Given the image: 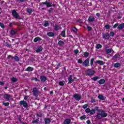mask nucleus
I'll list each match as a JSON object with an SVG mask.
<instances>
[{"label": "nucleus", "mask_w": 124, "mask_h": 124, "mask_svg": "<svg viewBox=\"0 0 124 124\" xmlns=\"http://www.w3.org/2000/svg\"><path fill=\"white\" fill-rule=\"evenodd\" d=\"M95 112L97 111L96 118H98V120H101L102 118H106L108 116V114L105 112V111L102 109H99L98 107H96L94 109Z\"/></svg>", "instance_id": "1"}, {"label": "nucleus", "mask_w": 124, "mask_h": 124, "mask_svg": "<svg viewBox=\"0 0 124 124\" xmlns=\"http://www.w3.org/2000/svg\"><path fill=\"white\" fill-rule=\"evenodd\" d=\"M12 14L13 17H14V18L16 19H18V20H21V19H22L21 16H19V14H18V13H17L15 10L12 11Z\"/></svg>", "instance_id": "2"}, {"label": "nucleus", "mask_w": 124, "mask_h": 124, "mask_svg": "<svg viewBox=\"0 0 124 124\" xmlns=\"http://www.w3.org/2000/svg\"><path fill=\"white\" fill-rule=\"evenodd\" d=\"M33 94L36 97H37L39 94V91L37 89V88L34 87L32 91Z\"/></svg>", "instance_id": "3"}, {"label": "nucleus", "mask_w": 124, "mask_h": 124, "mask_svg": "<svg viewBox=\"0 0 124 124\" xmlns=\"http://www.w3.org/2000/svg\"><path fill=\"white\" fill-rule=\"evenodd\" d=\"M3 98L7 101H9L10 99H12V96H11V95L8 94H5L3 95Z\"/></svg>", "instance_id": "4"}, {"label": "nucleus", "mask_w": 124, "mask_h": 124, "mask_svg": "<svg viewBox=\"0 0 124 124\" xmlns=\"http://www.w3.org/2000/svg\"><path fill=\"white\" fill-rule=\"evenodd\" d=\"M19 104L20 105H23L24 108H28V107H29V106H28V103L24 100L20 101L19 102Z\"/></svg>", "instance_id": "5"}, {"label": "nucleus", "mask_w": 124, "mask_h": 124, "mask_svg": "<svg viewBox=\"0 0 124 124\" xmlns=\"http://www.w3.org/2000/svg\"><path fill=\"white\" fill-rule=\"evenodd\" d=\"M94 74V71L92 69H88L87 72V75L88 76H92Z\"/></svg>", "instance_id": "6"}, {"label": "nucleus", "mask_w": 124, "mask_h": 124, "mask_svg": "<svg viewBox=\"0 0 124 124\" xmlns=\"http://www.w3.org/2000/svg\"><path fill=\"white\" fill-rule=\"evenodd\" d=\"M73 97H74L75 99L78 101L81 100V96L78 94H75L73 95Z\"/></svg>", "instance_id": "7"}, {"label": "nucleus", "mask_w": 124, "mask_h": 124, "mask_svg": "<svg viewBox=\"0 0 124 124\" xmlns=\"http://www.w3.org/2000/svg\"><path fill=\"white\" fill-rule=\"evenodd\" d=\"M102 35L103 38H104V39H109L110 38V35L108 33H106V34L102 33Z\"/></svg>", "instance_id": "8"}, {"label": "nucleus", "mask_w": 124, "mask_h": 124, "mask_svg": "<svg viewBox=\"0 0 124 124\" xmlns=\"http://www.w3.org/2000/svg\"><path fill=\"white\" fill-rule=\"evenodd\" d=\"M68 84H71L72 82L74 81V79H72V75H70L69 77L68 78Z\"/></svg>", "instance_id": "9"}, {"label": "nucleus", "mask_w": 124, "mask_h": 124, "mask_svg": "<svg viewBox=\"0 0 124 124\" xmlns=\"http://www.w3.org/2000/svg\"><path fill=\"white\" fill-rule=\"evenodd\" d=\"M40 79L41 82H45L47 80V78L44 76H42L40 77Z\"/></svg>", "instance_id": "10"}, {"label": "nucleus", "mask_w": 124, "mask_h": 124, "mask_svg": "<svg viewBox=\"0 0 124 124\" xmlns=\"http://www.w3.org/2000/svg\"><path fill=\"white\" fill-rule=\"evenodd\" d=\"M42 50H43V48H42L41 46H38L37 50H36V52L37 53H39L40 52H42Z\"/></svg>", "instance_id": "11"}, {"label": "nucleus", "mask_w": 124, "mask_h": 124, "mask_svg": "<svg viewBox=\"0 0 124 124\" xmlns=\"http://www.w3.org/2000/svg\"><path fill=\"white\" fill-rule=\"evenodd\" d=\"M95 63H98L100 65H103L105 62H103L102 61H97L94 62Z\"/></svg>", "instance_id": "12"}, {"label": "nucleus", "mask_w": 124, "mask_h": 124, "mask_svg": "<svg viewBox=\"0 0 124 124\" xmlns=\"http://www.w3.org/2000/svg\"><path fill=\"white\" fill-rule=\"evenodd\" d=\"M70 122H71V120H70V119H66L64 121L63 124H70Z\"/></svg>", "instance_id": "13"}, {"label": "nucleus", "mask_w": 124, "mask_h": 124, "mask_svg": "<svg viewBox=\"0 0 124 124\" xmlns=\"http://www.w3.org/2000/svg\"><path fill=\"white\" fill-rule=\"evenodd\" d=\"M89 61H90V59H87L85 60L84 62H83V64H84L85 66H87L88 64L89 63Z\"/></svg>", "instance_id": "14"}, {"label": "nucleus", "mask_w": 124, "mask_h": 124, "mask_svg": "<svg viewBox=\"0 0 124 124\" xmlns=\"http://www.w3.org/2000/svg\"><path fill=\"white\" fill-rule=\"evenodd\" d=\"M124 28V23L120 24L118 27V30H121Z\"/></svg>", "instance_id": "15"}, {"label": "nucleus", "mask_w": 124, "mask_h": 124, "mask_svg": "<svg viewBox=\"0 0 124 124\" xmlns=\"http://www.w3.org/2000/svg\"><path fill=\"white\" fill-rule=\"evenodd\" d=\"M44 121L45 124H50V123H51V120L50 119V118H46L45 119Z\"/></svg>", "instance_id": "16"}, {"label": "nucleus", "mask_w": 124, "mask_h": 124, "mask_svg": "<svg viewBox=\"0 0 124 124\" xmlns=\"http://www.w3.org/2000/svg\"><path fill=\"white\" fill-rule=\"evenodd\" d=\"M37 117H41L43 116H44V114L43 113H41V111H39L36 113Z\"/></svg>", "instance_id": "17"}, {"label": "nucleus", "mask_w": 124, "mask_h": 124, "mask_svg": "<svg viewBox=\"0 0 124 124\" xmlns=\"http://www.w3.org/2000/svg\"><path fill=\"white\" fill-rule=\"evenodd\" d=\"M98 82L99 84H100V85H103V84L105 83V80L104 79H101L99 80Z\"/></svg>", "instance_id": "18"}, {"label": "nucleus", "mask_w": 124, "mask_h": 124, "mask_svg": "<svg viewBox=\"0 0 124 124\" xmlns=\"http://www.w3.org/2000/svg\"><path fill=\"white\" fill-rule=\"evenodd\" d=\"M89 22H93L94 21V17L93 16H90L88 18Z\"/></svg>", "instance_id": "19"}, {"label": "nucleus", "mask_w": 124, "mask_h": 124, "mask_svg": "<svg viewBox=\"0 0 124 124\" xmlns=\"http://www.w3.org/2000/svg\"><path fill=\"white\" fill-rule=\"evenodd\" d=\"M120 54L119 53H117L116 54H115L114 56H113V58H112V60H117V59H118V58H119L120 57Z\"/></svg>", "instance_id": "20"}, {"label": "nucleus", "mask_w": 124, "mask_h": 124, "mask_svg": "<svg viewBox=\"0 0 124 124\" xmlns=\"http://www.w3.org/2000/svg\"><path fill=\"white\" fill-rule=\"evenodd\" d=\"M98 98H99V99H100V100H105V98L103 95H99L98 96Z\"/></svg>", "instance_id": "21"}, {"label": "nucleus", "mask_w": 124, "mask_h": 124, "mask_svg": "<svg viewBox=\"0 0 124 124\" xmlns=\"http://www.w3.org/2000/svg\"><path fill=\"white\" fill-rule=\"evenodd\" d=\"M59 29H61V26L59 25H56L54 27V31H59Z\"/></svg>", "instance_id": "22"}, {"label": "nucleus", "mask_w": 124, "mask_h": 124, "mask_svg": "<svg viewBox=\"0 0 124 124\" xmlns=\"http://www.w3.org/2000/svg\"><path fill=\"white\" fill-rule=\"evenodd\" d=\"M26 12L27 13H29V14H31V13L32 12V9L31 8H27L26 9Z\"/></svg>", "instance_id": "23"}, {"label": "nucleus", "mask_w": 124, "mask_h": 124, "mask_svg": "<svg viewBox=\"0 0 124 124\" xmlns=\"http://www.w3.org/2000/svg\"><path fill=\"white\" fill-rule=\"evenodd\" d=\"M59 46H62V45H64V42L62 41H59L58 42Z\"/></svg>", "instance_id": "24"}, {"label": "nucleus", "mask_w": 124, "mask_h": 124, "mask_svg": "<svg viewBox=\"0 0 124 124\" xmlns=\"http://www.w3.org/2000/svg\"><path fill=\"white\" fill-rule=\"evenodd\" d=\"M47 35L50 37H52L55 35V34H54V32H49L47 33Z\"/></svg>", "instance_id": "25"}, {"label": "nucleus", "mask_w": 124, "mask_h": 124, "mask_svg": "<svg viewBox=\"0 0 124 124\" xmlns=\"http://www.w3.org/2000/svg\"><path fill=\"white\" fill-rule=\"evenodd\" d=\"M26 70L27 71H29V72H31V71H32V70H33V68H32L31 67H28L26 69Z\"/></svg>", "instance_id": "26"}, {"label": "nucleus", "mask_w": 124, "mask_h": 124, "mask_svg": "<svg viewBox=\"0 0 124 124\" xmlns=\"http://www.w3.org/2000/svg\"><path fill=\"white\" fill-rule=\"evenodd\" d=\"M121 65V63H115L114 64V66L116 68H118V67H120V66Z\"/></svg>", "instance_id": "27"}, {"label": "nucleus", "mask_w": 124, "mask_h": 124, "mask_svg": "<svg viewBox=\"0 0 124 124\" xmlns=\"http://www.w3.org/2000/svg\"><path fill=\"white\" fill-rule=\"evenodd\" d=\"M16 31L13 30H11L10 34H11L12 35H14V34H16Z\"/></svg>", "instance_id": "28"}, {"label": "nucleus", "mask_w": 124, "mask_h": 124, "mask_svg": "<svg viewBox=\"0 0 124 124\" xmlns=\"http://www.w3.org/2000/svg\"><path fill=\"white\" fill-rule=\"evenodd\" d=\"M40 40H41V38H40V37H36L34 39V42H37L39 41Z\"/></svg>", "instance_id": "29"}, {"label": "nucleus", "mask_w": 124, "mask_h": 124, "mask_svg": "<svg viewBox=\"0 0 124 124\" xmlns=\"http://www.w3.org/2000/svg\"><path fill=\"white\" fill-rule=\"evenodd\" d=\"M86 118H87V116L85 115L82 116H80L79 117V119L80 120H81L82 121H83V120H85V119H86Z\"/></svg>", "instance_id": "30"}, {"label": "nucleus", "mask_w": 124, "mask_h": 124, "mask_svg": "<svg viewBox=\"0 0 124 124\" xmlns=\"http://www.w3.org/2000/svg\"><path fill=\"white\" fill-rule=\"evenodd\" d=\"M11 81L14 83H15V82H17V79L16 78L13 77L11 79Z\"/></svg>", "instance_id": "31"}, {"label": "nucleus", "mask_w": 124, "mask_h": 124, "mask_svg": "<svg viewBox=\"0 0 124 124\" xmlns=\"http://www.w3.org/2000/svg\"><path fill=\"white\" fill-rule=\"evenodd\" d=\"M61 35L63 37H65V31H62Z\"/></svg>", "instance_id": "32"}, {"label": "nucleus", "mask_w": 124, "mask_h": 124, "mask_svg": "<svg viewBox=\"0 0 124 124\" xmlns=\"http://www.w3.org/2000/svg\"><path fill=\"white\" fill-rule=\"evenodd\" d=\"M90 113L91 115H93V114H95V111L94 109L90 110Z\"/></svg>", "instance_id": "33"}, {"label": "nucleus", "mask_w": 124, "mask_h": 124, "mask_svg": "<svg viewBox=\"0 0 124 124\" xmlns=\"http://www.w3.org/2000/svg\"><path fill=\"white\" fill-rule=\"evenodd\" d=\"M14 59L16 62H19V61H20V59H19L17 56H15Z\"/></svg>", "instance_id": "34"}, {"label": "nucleus", "mask_w": 124, "mask_h": 124, "mask_svg": "<svg viewBox=\"0 0 124 124\" xmlns=\"http://www.w3.org/2000/svg\"><path fill=\"white\" fill-rule=\"evenodd\" d=\"M52 3H46V7H52Z\"/></svg>", "instance_id": "35"}, {"label": "nucleus", "mask_w": 124, "mask_h": 124, "mask_svg": "<svg viewBox=\"0 0 124 124\" xmlns=\"http://www.w3.org/2000/svg\"><path fill=\"white\" fill-rule=\"evenodd\" d=\"M102 46H101V45L100 44H98L96 46V49H100V48H102Z\"/></svg>", "instance_id": "36"}, {"label": "nucleus", "mask_w": 124, "mask_h": 124, "mask_svg": "<svg viewBox=\"0 0 124 124\" xmlns=\"http://www.w3.org/2000/svg\"><path fill=\"white\" fill-rule=\"evenodd\" d=\"M98 79H99V77H94L92 78V80H93V81H96Z\"/></svg>", "instance_id": "37"}, {"label": "nucleus", "mask_w": 124, "mask_h": 124, "mask_svg": "<svg viewBox=\"0 0 124 124\" xmlns=\"http://www.w3.org/2000/svg\"><path fill=\"white\" fill-rule=\"evenodd\" d=\"M2 105H4V106H9V102H7V103L3 102Z\"/></svg>", "instance_id": "38"}, {"label": "nucleus", "mask_w": 124, "mask_h": 124, "mask_svg": "<svg viewBox=\"0 0 124 124\" xmlns=\"http://www.w3.org/2000/svg\"><path fill=\"white\" fill-rule=\"evenodd\" d=\"M105 28L106 30H109L110 29V25L107 24L105 26Z\"/></svg>", "instance_id": "39"}, {"label": "nucleus", "mask_w": 124, "mask_h": 124, "mask_svg": "<svg viewBox=\"0 0 124 124\" xmlns=\"http://www.w3.org/2000/svg\"><path fill=\"white\" fill-rule=\"evenodd\" d=\"M72 31H74V32H76V31H77V29L76 28V27H73L72 28Z\"/></svg>", "instance_id": "40"}, {"label": "nucleus", "mask_w": 124, "mask_h": 124, "mask_svg": "<svg viewBox=\"0 0 124 124\" xmlns=\"http://www.w3.org/2000/svg\"><path fill=\"white\" fill-rule=\"evenodd\" d=\"M111 53L110 49H106V54H110Z\"/></svg>", "instance_id": "41"}, {"label": "nucleus", "mask_w": 124, "mask_h": 124, "mask_svg": "<svg viewBox=\"0 0 124 124\" xmlns=\"http://www.w3.org/2000/svg\"><path fill=\"white\" fill-rule=\"evenodd\" d=\"M59 85H60V86H64V83H63V82L62 81H60L59 82Z\"/></svg>", "instance_id": "42"}, {"label": "nucleus", "mask_w": 124, "mask_h": 124, "mask_svg": "<svg viewBox=\"0 0 124 124\" xmlns=\"http://www.w3.org/2000/svg\"><path fill=\"white\" fill-rule=\"evenodd\" d=\"M86 113H90L91 112V109L89 108H87L85 109Z\"/></svg>", "instance_id": "43"}, {"label": "nucleus", "mask_w": 124, "mask_h": 124, "mask_svg": "<svg viewBox=\"0 0 124 124\" xmlns=\"http://www.w3.org/2000/svg\"><path fill=\"white\" fill-rule=\"evenodd\" d=\"M115 35V32H113V31H111L110 32V36H112V37H114V36Z\"/></svg>", "instance_id": "44"}, {"label": "nucleus", "mask_w": 124, "mask_h": 124, "mask_svg": "<svg viewBox=\"0 0 124 124\" xmlns=\"http://www.w3.org/2000/svg\"><path fill=\"white\" fill-rule=\"evenodd\" d=\"M38 123V120L36 119L32 122V124H37Z\"/></svg>", "instance_id": "45"}, {"label": "nucleus", "mask_w": 124, "mask_h": 124, "mask_svg": "<svg viewBox=\"0 0 124 124\" xmlns=\"http://www.w3.org/2000/svg\"><path fill=\"white\" fill-rule=\"evenodd\" d=\"M0 27H1L2 29H4V24L1 22H0Z\"/></svg>", "instance_id": "46"}, {"label": "nucleus", "mask_w": 124, "mask_h": 124, "mask_svg": "<svg viewBox=\"0 0 124 124\" xmlns=\"http://www.w3.org/2000/svg\"><path fill=\"white\" fill-rule=\"evenodd\" d=\"M83 55H84V57H89V53H88V52H85L84 54H83Z\"/></svg>", "instance_id": "47"}, {"label": "nucleus", "mask_w": 124, "mask_h": 124, "mask_svg": "<svg viewBox=\"0 0 124 124\" xmlns=\"http://www.w3.org/2000/svg\"><path fill=\"white\" fill-rule=\"evenodd\" d=\"M44 27H48L49 26V23L48 21H46V23L44 24Z\"/></svg>", "instance_id": "48"}, {"label": "nucleus", "mask_w": 124, "mask_h": 124, "mask_svg": "<svg viewBox=\"0 0 124 124\" xmlns=\"http://www.w3.org/2000/svg\"><path fill=\"white\" fill-rule=\"evenodd\" d=\"M88 106H89V104H86L83 106V108H84V109H86V108H88Z\"/></svg>", "instance_id": "49"}, {"label": "nucleus", "mask_w": 124, "mask_h": 124, "mask_svg": "<svg viewBox=\"0 0 124 124\" xmlns=\"http://www.w3.org/2000/svg\"><path fill=\"white\" fill-rule=\"evenodd\" d=\"M31 81H35V82H37V81H38V79H37V78H31Z\"/></svg>", "instance_id": "50"}, {"label": "nucleus", "mask_w": 124, "mask_h": 124, "mask_svg": "<svg viewBox=\"0 0 124 124\" xmlns=\"http://www.w3.org/2000/svg\"><path fill=\"white\" fill-rule=\"evenodd\" d=\"M74 53L76 55H77V54L79 53V50H78V49L74 50Z\"/></svg>", "instance_id": "51"}, {"label": "nucleus", "mask_w": 124, "mask_h": 124, "mask_svg": "<svg viewBox=\"0 0 124 124\" xmlns=\"http://www.w3.org/2000/svg\"><path fill=\"white\" fill-rule=\"evenodd\" d=\"M60 66H61V63H59L56 67V69H59L60 68Z\"/></svg>", "instance_id": "52"}, {"label": "nucleus", "mask_w": 124, "mask_h": 124, "mask_svg": "<svg viewBox=\"0 0 124 124\" xmlns=\"http://www.w3.org/2000/svg\"><path fill=\"white\" fill-rule=\"evenodd\" d=\"M48 12L49 13H52V12H53V8H50V9L48 10Z\"/></svg>", "instance_id": "53"}, {"label": "nucleus", "mask_w": 124, "mask_h": 124, "mask_svg": "<svg viewBox=\"0 0 124 124\" xmlns=\"http://www.w3.org/2000/svg\"><path fill=\"white\" fill-rule=\"evenodd\" d=\"M15 24V22H12L10 23V24L9 25V27H12L13 25Z\"/></svg>", "instance_id": "54"}, {"label": "nucleus", "mask_w": 124, "mask_h": 124, "mask_svg": "<svg viewBox=\"0 0 124 124\" xmlns=\"http://www.w3.org/2000/svg\"><path fill=\"white\" fill-rule=\"evenodd\" d=\"M78 63H83V61L81 59H79L78 61Z\"/></svg>", "instance_id": "55"}, {"label": "nucleus", "mask_w": 124, "mask_h": 124, "mask_svg": "<svg viewBox=\"0 0 124 124\" xmlns=\"http://www.w3.org/2000/svg\"><path fill=\"white\" fill-rule=\"evenodd\" d=\"M117 27H119V24L118 23H116L114 26L113 28L114 29H116Z\"/></svg>", "instance_id": "56"}, {"label": "nucleus", "mask_w": 124, "mask_h": 124, "mask_svg": "<svg viewBox=\"0 0 124 124\" xmlns=\"http://www.w3.org/2000/svg\"><path fill=\"white\" fill-rule=\"evenodd\" d=\"M87 29H88V31H92V27L88 26L87 27Z\"/></svg>", "instance_id": "57"}, {"label": "nucleus", "mask_w": 124, "mask_h": 124, "mask_svg": "<svg viewBox=\"0 0 124 124\" xmlns=\"http://www.w3.org/2000/svg\"><path fill=\"white\" fill-rule=\"evenodd\" d=\"M6 46H7V47H8L9 48H10V47H11V45L9 44H7L6 45Z\"/></svg>", "instance_id": "58"}, {"label": "nucleus", "mask_w": 124, "mask_h": 124, "mask_svg": "<svg viewBox=\"0 0 124 124\" xmlns=\"http://www.w3.org/2000/svg\"><path fill=\"white\" fill-rule=\"evenodd\" d=\"M91 102L92 103H94V102H95V99L92 98L91 100Z\"/></svg>", "instance_id": "59"}, {"label": "nucleus", "mask_w": 124, "mask_h": 124, "mask_svg": "<svg viewBox=\"0 0 124 124\" xmlns=\"http://www.w3.org/2000/svg\"><path fill=\"white\" fill-rule=\"evenodd\" d=\"M28 97H29V96H25L24 98V100H27V99H28Z\"/></svg>", "instance_id": "60"}, {"label": "nucleus", "mask_w": 124, "mask_h": 124, "mask_svg": "<svg viewBox=\"0 0 124 124\" xmlns=\"http://www.w3.org/2000/svg\"><path fill=\"white\" fill-rule=\"evenodd\" d=\"M4 85V83L2 81H0V86H3Z\"/></svg>", "instance_id": "61"}, {"label": "nucleus", "mask_w": 124, "mask_h": 124, "mask_svg": "<svg viewBox=\"0 0 124 124\" xmlns=\"http://www.w3.org/2000/svg\"><path fill=\"white\" fill-rule=\"evenodd\" d=\"M11 58H12V59H14V57H13V56H12L11 55H9V56H8L7 59H10Z\"/></svg>", "instance_id": "62"}, {"label": "nucleus", "mask_w": 124, "mask_h": 124, "mask_svg": "<svg viewBox=\"0 0 124 124\" xmlns=\"http://www.w3.org/2000/svg\"><path fill=\"white\" fill-rule=\"evenodd\" d=\"M77 22H79V23H82V19H79L77 21Z\"/></svg>", "instance_id": "63"}, {"label": "nucleus", "mask_w": 124, "mask_h": 124, "mask_svg": "<svg viewBox=\"0 0 124 124\" xmlns=\"http://www.w3.org/2000/svg\"><path fill=\"white\" fill-rule=\"evenodd\" d=\"M87 124H91V121L88 120L86 122Z\"/></svg>", "instance_id": "64"}]
</instances>
